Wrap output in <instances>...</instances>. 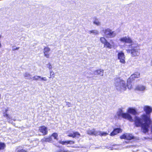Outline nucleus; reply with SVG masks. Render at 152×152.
I'll return each mask as SVG.
<instances>
[{"mask_svg": "<svg viewBox=\"0 0 152 152\" xmlns=\"http://www.w3.org/2000/svg\"><path fill=\"white\" fill-rule=\"evenodd\" d=\"M24 77L26 79L31 80L32 79V76L31 74L28 72H26L23 74Z\"/></svg>", "mask_w": 152, "mask_h": 152, "instance_id": "dca6fc26", "label": "nucleus"}, {"mask_svg": "<svg viewBox=\"0 0 152 152\" xmlns=\"http://www.w3.org/2000/svg\"><path fill=\"white\" fill-rule=\"evenodd\" d=\"M5 147V144L3 143H0V150L4 149Z\"/></svg>", "mask_w": 152, "mask_h": 152, "instance_id": "c85d7f7f", "label": "nucleus"}, {"mask_svg": "<svg viewBox=\"0 0 152 152\" xmlns=\"http://www.w3.org/2000/svg\"><path fill=\"white\" fill-rule=\"evenodd\" d=\"M47 67L49 69V70H51L53 68V67L50 63H48L46 65Z\"/></svg>", "mask_w": 152, "mask_h": 152, "instance_id": "c756f323", "label": "nucleus"}, {"mask_svg": "<svg viewBox=\"0 0 152 152\" xmlns=\"http://www.w3.org/2000/svg\"><path fill=\"white\" fill-rule=\"evenodd\" d=\"M117 57L120 63L123 64H125V56L123 51H121L118 52Z\"/></svg>", "mask_w": 152, "mask_h": 152, "instance_id": "423d86ee", "label": "nucleus"}, {"mask_svg": "<svg viewBox=\"0 0 152 152\" xmlns=\"http://www.w3.org/2000/svg\"><path fill=\"white\" fill-rule=\"evenodd\" d=\"M100 40L101 42L104 44V46L106 47V43L108 42L107 40L104 37H101Z\"/></svg>", "mask_w": 152, "mask_h": 152, "instance_id": "412c9836", "label": "nucleus"}, {"mask_svg": "<svg viewBox=\"0 0 152 152\" xmlns=\"http://www.w3.org/2000/svg\"><path fill=\"white\" fill-rule=\"evenodd\" d=\"M75 141L72 140L62 141L59 140L58 143L63 145H67V147H72V145L75 143Z\"/></svg>", "mask_w": 152, "mask_h": 152, "instance_id": "0eeeda50", "label": "nucleus"}, {"mask_svg": "<svg viewBox=\"0 0 152 152\" xmlns=\"http://www.w3.org/2000/svg\"><path fill=\"white\" fill-rule=\"evenodd\" d=\"M127 86H128V88L129 89H131L132 88V85L131 84H129L128 83L127 84Z\"/></svg>", "mask_w": 152, "mask_h": 152, "instance_id": "f704fd0d", "label": "nucleus"}, {"mask_svg": "<svg viewBox=\"0 0 152 152\" xmlns=\"http://www.w3.org/2000/svg\"><path fill=\"white\" fill-rule=\"evenodd\" d=\"M20 48L19 47H16V46H13L12 47V49L13 50H18Z\"/></svg>", "mask_w": 152, "mask_h": 152, "instance_id": "2f4dec72", "label": "nucleus"}, {"mask_svg": "<svg viewBox=\"0 0 152 152\" xmlns=\"http://www.w3.org/2000/svg\"><path fill=\"white\" fill-rule=\"evenodd\" d=\"M108 134V133L106 132L97 131V136L100 135L101 136H105Z\"/></svg>", "mask_w": 152, "mask_h": 152, "instance_id": "6ab92c4d", "label": "nucleus"}, {"mask_svg": "<svg viewBox=\"0 0 152 152\" xmlns=\"http://www.w3.org/2000/svg\"><path fill=\"white\" fill-rule=\"evenodd\" d=\"M41 141L42 142H52V139L51 137H50V136H49L48 137H44L42 139Z\"/></svg>", "mask_w": 152, "mask_h": 152, "instance_id": "f3484780", "label": "nucleus"}, {"mask_svg": "<svg viewBox=\"0 0 152 152\" xmlns=\"http://www.w3.org/2000/svg\"><path fill=\"white\" fill-rule=\"evenodd\" d=\"M1 37V35H0V39Z\"/></svg>", "mask_w": 152, "mask_h": 152, "instance_id": "e433bc0d", "label": "nucleus"}, {"mask_svg": "<svg viewBox=\"0 0 152 152\" xmlns=\"http://www.w3.org/2000/svg\"><path fill=\"white\" fill-rule=\"evenodd\" d=\"M116 89L118 91L123 92L127 89V84L126 82L119 78H117L114 83Z\"/></svg>", "mask_w": 152, "mask_h": 152, "instance_id": "20e7f679", "label": "nucleus"}, {"mask_svg": "<svg viewBox=\"0 0 152 152\" xmlns=\"http://www.w3.org/2000/svg\"><path fill=\"white\" fill-rule=\"evenodd\" d=\"M39 131L42 133L43 135L47 134L48 132L47 128L45 126L40 127L39 129Z\"/></svg>", "mask_w": 152, "mask_h": 152, "instance_id": "9b49d317", "label": "nucleus"}, {"mask_svg": "<svg viewBox=\"0 0 152 152\" xmlns=\"http://www.w3.org/2000/svg\"><path fill=\"white\" fill-rule=\"evenodd\" d=\"M106 48H107L110 49H111L112 48L115 49L117 47L115 42H114L113 41V40H111L110 41V43L109 42L107 43H106Z\"/></svg>", "mask_w": 152, "mask_h": 152, "instance_id": "6e6552de", "label": "nucleus"}, {"mask_svg": "<svg viewBox=\"0 0 152 152\" xmlns=\"http://www.w3.org/2000/svg\"><path fill=\"white\" fill-rule=\"evenodd\" d=\"M74 132L73 138H79L80 137V134L77 132Z\"/></svg>", "mask_w": 152, "mask_h": 152, "instance_id": "bb28decb", "label": "nucleus"}, {"mask_svg": "<svg viewBox=\"0 0 152 152\" xmlns=\"http://www.w3.org/2000/svg\"><path fill=\"white\" fill-rule=\"evenodd\" d=\"M143 110L146 114L142 115L140 117H134V122L137 127L141 126V130L144 133L148 132L150 126L152 123L150 114L152 112V107L148 105L145 106Z\"/></svg>", "mask_w": 152, "mask_h": 152, "instance_id": "f257e3e1", "label": "nucleus"}, {"mask_svg": "<svg viewBox=\"0 0 152 152\" xmlns=\"http://www.w3.org/2000/svg\"><path fill=\"white\" fill-rule=\"evenodd\" d=\"M55 145L57 146V144H56Z\"/></svg>", "mask_w": 152, "mask_h": 152, "instance_id": "4c0bfd02", "label": "nucleus"}, {"mask_svg": "<svg viewBox=\"0 0 152 152\" xmlns=\"http://www.w3.org/2000/svg\"><path fill=\"white\" fill-rule=\"evenodd\" d=\"M54 152H72L66 149L63 148H58L57 147L56 149L54 150Z\"/></svg>", "mask_w": 152, "mask_h": 152, "instance_id": "ddd939ff", "label": "nucleus"}, {"mask_svg": "<svg viewBox=\"0 0 152 152\" xmlns=\"http://www.w3.org/2000/svg\"><path fill=\"white\" fill-rule=\"evenodd\" d=\"M97 131H96L94 129H89L87 131V133L89 135H94L97 136Z\"/></svg>", "mask_w": 152, "mask_h": 152, "instance_id": "4468645a", "label": "nucleus"}, {"mask_svg": "<svg viewBox=\"0 0 152 152\" xmlns=\"http://www.w3.org/2000/svg\"><path fill=\"white\" fill-rule=\"evenodd\" d=\"M32 79H31V80H39V78H41V77L37 75H35L33 77H32Z\"/></svg>", "mask_w": 152, "mask_h": 152, "instance_id": "cd10ccee", "label": "nucleus"}, {"mask_svg": "<svg viewBox=\"0 0 152 152\" xmlns=\"http://www.w3.org/2000/svg\"><path fill=\"white\" fill-rule=\"evenodd\" d=\"M120 138L121 139L130 140L133 138V136L132 134L126 133L121 136Z\"/></svg>", "mask_w": 152, "mask_h": 152, "instance_id": "1a4fd4ad", "label": "nucleus"}, {"mask_svg": "<svg viewBox=\"0 0 152 152\" xmlns=\"http://www.w3.org/2000/svg\"><path fill=\"white\" fill-rule=\"evenodd\" d=\"M82 152H87L88 149L86 148H83L81 150Z\"/></svg>", "mask_w": 152, "mask_h": 152, "instance_id": "473e14b6", "label": "nucleus"}, {"mask_svg": "<svg viewBox=\"0 0 152 152\" xmlns=\"http://www.w3.org/2000/svg\"><path fill=\"white\" fill-rule=\"evenodd\" d=\"M16 152H27V151L22 148L20 147H18L16 150Z\"/></svg>", "mask_w": 152, "mask_h": 152, "instance_id": "5701e85b", "label": "nucleus"}, {"mask_svg": "<svg viewBox=\"0 0 152 152\" xmlns=\"http://www.w3.org/2000/svg\"><path fill=\"white\" fill-rule=\"evenodd\" d=\"M41 79V80L44 81H47V79L45 77H41V78H40Z\"/></svg>", "mask_w": 152, "mask_h": 152, "instance_id": "72a5a7b5", "label": "nucleus"}, {"mask_svg": "<svg viewBox=\"0 0 152 152\" xmlns=\"http://www.w3.org/2000/svg\"><path fill=\"white\" fill-rule=\"evenodd\" d=\"M89 33L90 34H92L94 35H96L99 34V32L96 30H94L89 31Z\"/></svg>", "mask_w": 152, "mask_h": 152, "instance_id": "b1692460", "label": "nucleus"}, {"mask_svg": "<svg viewBox=\"0 0 152 152\" xmlns=\"http://www.w3.org/2000/svg\"><path fill=\"white\" fill-rule=\"evenodd\" d=\"M50 77H49V78H51L52 77H54V72L52 71H50Z\"/></svg>", "mask_w": 152, "mask_h": 152, "instance_id": "7c9ffc66", "label": "nucleus"}, {"mask_svg": "<svg viewBox=\"0 0 152 152\" xmlns=\"http://www.w3.org/2000/svg\"><path fill=\"white\" fill-rule=\"evenodd\" d=\"M73 135H74V132L72 133H69L68 135V136L69 137H72L73 138Z\"/></svg>", "mask_w": 152, "mask_h": 152, "instance_id": "c9c22d12", "label": "nucleus"}, {"mask_svg": "<svg viewBox=\"0 0 152 152\" xmlns=\"http://www.w3.org/2000/svg\"><path fill=\"white\" fill-rule=\"evenodd\" d=\"M122 130L120 128H117L114 130L113 131L110 133L111 136H113L117 134L122 132Z\"/></svg>", "mask_w": 152, "mask_h": 152, "instance_id": "2eb2a0df", "label": "nucleus"}, {"mask_svg": "<svg viewBox=\"0 0 152 152\" xmlns=\"http://www.w3.org/2000/svg\"><path fill=\"white\" fill-rule=\"evenodd\" d=\"M124 108L121 107L119 108L117 113L116 115L118 116L127 119L131 122H133L134 120L130 114L133 115H136L137 112L136 108L134 107H129L127 110V113H124Z\"/></svg>", "mask_w": 152, "mask_h": 152, "instance_id": "7ed1b4c3", "label": "nucleus"}, {"mask_svg": "<svg viewBox=\"0 0 152 152\" xmlns=\"http://www.w3.org/2000/svg\"><path fill=\"white\" fill-rule=\"evenodd\" d=\"M94 73L95 75H99L102 76L104 74V70L102 69L97 70L94 71Z\"/></svg>", "mask_w": 152, "mask_h": 152, "instance_id": "a211bd4d", "label": "nucleus"}, {"mask_svg": "<svg viewBox=\"0 0 152 152\" xmlns=\"http://www.w3.org/2000/svg\"><path fill=\"white\" fill-rule=\"evenodd\" d=\"M93 23L94 24L97 26H100L101 25V23L99 20L95 18L93 20Z\"/></svg>", "mask_w": 152, "mask_h": 152, "instance_id": "4be33fe9", "label": "nucleus"}, {"mask_svg": "<svg viewBox=\"0 0 152 152\" xmlns=\"http://www.w3.org/2000/svg\"><path fill=\"white\" fill-rule=\"evenodd\" d=\"M8 110L7 109L5 110V112L3 113L4 116L7 118V119L10 118V115L7 114V111Z\"/></svg>", "mask_w": 152, "mask_h": 152, "instance_id": "393cba45", "label": "nucleus"}, {"mask_svg": "<svg viewBox=\"0 0 152 152\" xmlns=\"http://www.w3.org/2000/svg\"><path fill=\"white\" fill-rule=\"evenodd\" d=\"M140 73L138 72H137L135 73L134 74L132 75V78H137L139 77H140Z\"/></svg>", "mask_w": 152, "mask_h": 152, "instance_id": "a878e982", "label": "nucleus"}, {"mask_svg": "<svg viewBox=\"0 0 152 152\" xmlns=\"http://www.w3.org/2000/svg\"><path fill=\"white\" fill-rule=\"evenodd\" d=\"M145 89V86L142 85L137 86L135 88V90L140 91H144Z\"/></svg>", "mask_w": 152, "mask_h": 152, "instance_id": "f8f14e48", "label": "nucleus"}, {"mask_svg": "<svg viewBox=\"0 0 152 152\" xmlns=\"http://www.w3.org/2000/svg\"><path fill=\"white\" fill-rule=\"evenodd\" d=\"M121 42L130 44L129 45V48L127 49L126 51L127 53H131L132 56L133 57L138 56L140 53V49L137 48L139 46V45L136 42L134 41L129 36H125L121 37L119 39Z\"/></svg>", "mask_w": 152, "mask_h": 152, "instance_id": "f03ea898", "label": "nucleus"}, {"mask_svg": "<svg viewBox=\"0 0 152 152\" xmlns=\"http://www.w3.org/2000/svg\"><path fill=\"white\" fill-rule=\"evenodd\" d=\"M104 33L105 37L107 38H113L116 35L115 31H112L109 28L106 29L104 30Z\"/></svg>", "mask_w": 152, "mask_h": 152, "instance_id": "39448f33", "label": "nucleus"}, {"mask_svg": "<svg viewBox=\"0 0 152 152\" xmlns=\"http://www.w3.org/2000/svg\"><path fill=\"white\" fill-rule=\"evenodd\" d=\"M50 136L52 139V142H54V140H58V134L57 133H54Z\"/></svg>", "mask_w": 152, "mask_h": 152, "instance_id": "aec40b11", "label": "nucleus"}, {"mask_svg": "<svg viewBox=\"0 0 152 152\" xmlns=\"http://www.w3.org/2000/svg\"><path fill=\"white\" fill-rule=\"evenodd\" d=\"M50 48L48 47H46L44 49L43 52L44 56L47 58H49L50 57Z\"/></svg>", "mask_w": 152, "mask_h": 152, "instance_id": "9d476101", "label": "nucleus"}]
</instances>
